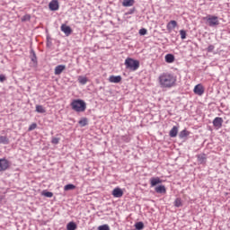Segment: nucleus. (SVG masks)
<instances>
[{
	"mask_svg": "<svg viewBox=\"0 0 230 230\" xmlns=\"http://www.w3.org/2000/svg\"><path fill=\"white\" fill-rule=\"evenodd\" d=\"M177 77L172 74L164 73L159 76V84L164 89L175 87Z\"/></svg>",
	"mask_w": 230,
	"mask_h": 230,
	"instance_id": "nucleus-1",
	"label": "nucleus"
},
{
	"mask_svg": "<svg viewBox=\"0 0 230 230\" xmlns=\"http://www.w3.org/2000/svg\"><path fill=\"white\" fill-rule=\"evenodd\" d=\"M70 105L75 112H85V109H87V103L81 99L74 100Z\"/></svg>",
	"mask_w": 230,
	"mask_h": 230,
	"instance_id": "nucleus-2",
	"label": "nucleus"
},
{
	"mask_svg": "<svg viewBox=\"0 0 230 230\" xmlns=\"http://www.w3.org/2000/svg\"><path fill=\"white\" fill-rule=\"evenodd\" d=\"M126 69H129V71H137L139 69V60L127 58L125 60Z\"/></svg>",
	"mask_w": 230,
	"mask_h": 230,
	"instance_id": "nucleus-3",
	"label": "nucleus"
},
{
	"mask_svg": "<svg viewBox=\"0 0 230 230\" xmlns=\"http://www.w3.org/2000/svg\"><path fill=\"white\" fill-rule=\"evenodd\" d=\"M204 21H207L208 26L211 28L215 26H218L220 24V22L218 21V17L215 15L208 14L204 18Z\"/></svg>",
	"mask_w": 230,
	"mask_h": 230,
	"instance_id": "nucleus-4",
	"label": "nucleus"
},
{
	"mask_svg": "<svg viewBox=\"0 0 230 230\" xmlns=\"http://www.w3.org/2000/svg\"><path fill=\"white\" fill-rule=\"evenodd\" d=\"M10 168V161L6 158H0V172H6Z\"/></svg>",
	"mask_w": 230,
	"mask_h": 230,
	"instance_id": "nucleus-5",
	"label": "nucleus"
},
{
	"mask_svg": "<svg viewBox=\"0 0 230 230\" xmlns=\"http://www.w3.org/2000/svg\"><path fill=\"white\" fill-rule=\"evenodd\" d=\"M111 195H113L115 199H121V197H123V190H121L119 187H117L112 190Z\"/></svg>",
	"mask_w": 230,
	"mask_h": 230,
	"instance_id": "nucleus-6",
	"label": "nucleus"
},
{
	"mask_svg": "<svg viewBox=\"0 0 230 230\" xmlns=\"http://www.w3.org/2000/svg\"><path fill=\"white\" fill-rule=\"evenodd\" d=\"M61 31H63V33H65V35L66 37H69V35H71V33H73V29H71V27H69V25L62 24Z\"/></svg>",
	"mask_w": 230,
	"mask_h": 230,
	"instance_id": "nucleus-7",
	"label": "nucleus"
},
{
	"mask_svg": "<svg viewBox=\"0 0 230 230\" xmlns=\"http://www.w3.org/2000/svg\"><path fill=\"white\" fill-rule=\"evenodd\" d=\"M224 123V119L220 118V117H217L214 119L213 120V126L216 128H222V124Z\"/></svg>",
	"mask_w": 230,
	"mask_h": 230,
	"instance_id": "nucleus-8",
	"label": "nucleus"
},
{
	"mask_svg": "<svg viewBox=\"0 0 230 230\" xmlns=\"http://www.w3.org/2000/svg\"><path fill=\"white\" fill-rule=\"evenodd\" d=\"M49 10H51V12H57V10H58V8H59L58 0H52L49 4Z\"/></svg>",
	"mask_w": 230,
	"mask_h": 230,
	"instance_id": "nucleus-9",
	"label": "nucleus"
},
{
	"mask_svg": "<svg viewBox=\"0 0 230 230\" xmlns=\"http://www.w3.org/2000/svg\"><path fill=\"white\" fill-rule=\"evenodd\" d=\"M194 94H198V96H202V94H204V86H202V84H197L194 87Z\"/></svg>",
	"mask_w": 230,
	"mask_h": 230,
	"instance_id": "nucleus-10",
	"label": "nucleus"
},
{
	"mask_svg": "<svg viewBox=\"0 0 230 230\" xmlns=\"http://www.w3.org/2000/svg\"><path fill=\"white\" fill-rule=\"evenodd\" d=\"M109 82H111V84H119V82H121V75H111Z\"/></svg>",
	"mask_w": 230,
	"mask_h": 230,
	"instance_id": "nucleus-11",
	"label": "nucleus"
},
{
	"mask_svg": "<svg viewBox=\"0 0 230 230\" xmlns=\"http://www.w3.org/2000/svg\"><path fill=\"white\" fill-rule=\"evenodd\" d=\"M168 31H172V30H175L177 28V22L175 20H172L167 23L166 26Z\"/></svg>",
	"mask_w": 230,
	"mask_h": 230,
	"instance_id": "nucleus-12",
	"label": "nucleus"
},
{
	"mask_svg": "<svg viewBox=\"0 0 230 230\" xmlns=\"http://www.w3.org/2000/svg\"><path fill=\"white\" fill-rule=\"evenodd\" d=\"M66 66L65 65H58L55 67V75H62V73L65 71Z\"/></svg>",
	"mask_w": 230,
	"mask_h": 230,
	"instance_id": "nucleus-13",
	"label": "nucleus"
},
{
	"mask_svg": "<svg viewBox=\"0 0 230 230\" xmlns=\"http://www.w3.org/2000/svg\"><path fill=\"white\" fill-rule=\"evenodd\" d=\"M197 159L199 164H206V161H208V158L206 157V154L198 155Z\"/></svg>",
	"mask_w": 230,
	"mask_h": 230,
	"instance_id": "nucleus-14",
	"label": "nucleus"
},
{
	"mask_svg": "<svg viewBox=\"0 0 230 230\" xmlns=\"http://www.w3.org/2000/svg\"><path fill=\"white\" fill-rule=\"evenodd\" d=\"M177 134H179V128L177 126H173L169 132V136L170 137H177Z\"/></svg>",
	"mask_w": 230,
	"mask_h": 230,
	"instance_id": "nucleus-15",
	"label": "nucleus"
},
{
	"mask_svg": "<svg viewBox=\"0 0 230 230\" xmlns=\"http://www.w3.org/2000/svg\"><path fill=\"white\" fill-rule=\"evenodd\" d=\"M150 182H151V187L154 188V186H157V184H161L163 181H161V178L159 177H155V178L153 177L150 179Z\"/></svg>",
	"mask_w": 230,
	"mask_h": 230,
	"instance_id": "nucleus-16",
	"label": "nucleus"
},
{
	"mask_svg": "<svg viewBox=\"0 0 230 230\" xmlns=\"http://www.w3.org/2000/svg\"><path fill=\"white\" fill-rule=\"evenodd\" d=\"M165 62H167V64H173V62H175V56H173V54H167L165 56Z\"/></svg>",
	"mask_w": 230,
	"mask_h": 230,
	"instance_id": "nucleus-17",
	"label": "nucleus"
},
{
	"mask_svg": "<svg viewBox=\"0 0 230 230\" xmlns=\"http://www.w3.org/2000/svg\"><path fill=\"white\" fill-rule=\"evenodd\" d=\"M77 81L81 84V85H85V84L89 82V79L84 75H79Z\"/></svg>",
	"mask_w": 230,
	"mask_h": 230,
	"instance_id": "nucleus-18",
	"label": "nucleus"
},
{
	"mask_svg": "<svg viewBox=\"0 0 230 230\" xmlns=\"http://www.w3.org/2000/svg\"><path fill=\"white\" fill-rule=\"evenodd\" d=\"M155 191L156 193H166V187L164 185H159L155 187Z\"/></svg>",
	"mask_w": 230,
	"mask_h": 230,
	"instance_id": "nucleus-19",
	"label": "nucleus"
},
{
	"mask_svg": "<svg viewBox=\"0 0 230 230\" xmlns=\"http://www.w3.org/2000/svg\"><path fill=\"white\" fill-rule=\"evenodd\" d=\"M188 136H190V132L186 129L181 130L179 134L180 139H184V137H188Z\"/></svg>",
	"mask_w": 230,
	"mask_h": 230,
	"instance_id": "nucleus-20",
	"label": "nucleus"
},
{
	"mask_svg": "<svg viewBox=\"0 0 230 230\" xmlns=\"http://www.w3.org/2000/svg\"><path fill=\"white\" fill-rule=\"evenodd\" d=\"M76 223L71 221L66 225V230H76Z\"/></svg>",
	"mask_w": 230,
	"mask_h": 230,
	"instance_id": "nucleus-21",
	"label": "nucleus"
},
{
	"mask_svg": "<svg viewBox=\"0 0 230 230\" xmlns=\"http://www.w3.org/2000/svg\"><path fill=\"white\" fill-rule=\"evenodd\" d=\"M31 62L37 64V54L35 53V50H33V49H31Z\"/></svg>",
	"mask_w": 230,
	"mask_h": 230,
	"instance_id": "nucleus-22",
	"label": "nucleus"
},
{
	"mask_svg": "<svg viewBox=\"0 0 230 230\" xmlns=\"http://www.w3.org/2000/svg\"><path fill=\"white\" fill-rule=\"evenodd\" d=\"M75 189H76V186H75V184H72V183L66 184L64 187L65 191H71V190H75Z\"/></svg>",
	"mask_w": 230,
	"mask_h": 230,
	"instance_id": "nucleus-23",
	"label": "nucleus"
},
{
	"mask_svg": "<svg viewBox=\"0 0 230 230\" xmlns=\"http://www.w3.org/2000/svg\"><path fill=\"white\" fill-rule=\"evenodd\" d=\"M134 0H123L122 5L128 7V6H134Z\"/></svg>",
	"mask_w": 230,
	"mask_h": 230,
	"instance_id": "nucleus-24",
	"label": "nucleus"
},
{
	"mask_svg": "<svg viewBox=\"0 0 230 230\" xmlns=\"http://www.w3.org/2000/svg\"><path fill=\"white\" fill-rule=\"evenodd\" d=\"M10 143V140L8 139V137H4V136H0V144L1 145H8Z\"/></svg>",
	"mask_w": 230,
	"mask_h": 230,
	"instance_id": "nucleus-25",
	"label": "nucleus"
},
{
	"mask_svg": "<svg viewBox=\"0 0 230 230\" xmlns=\"http://www.w3.org/2000/svg\"><path fill=\"white\" fill-rule=\"evenodd\" d=\"M135 228H136V230H142V229H145V224H144L143 222H141V221L137 222V223L135 224Z\"/></svg>",
	"mask_w": 230,
	"mask_h": 230,
	"instance_id": "nucleus-26",
	"label": "nucleus"
},
{
	"mask_svg": "<svg viewBox=\"0 0 230 230\" xmlns=\"http://www.w3.org/2000/svg\"><path fill=\"white\" fill-rule=\"evenodd\" d=\"M36 112H39L40 114H44V112H46V110L42 105H36Z\"/></svg>",
	"mask_w": 230,
	"mask_h": 230,
	"instance_id": "nucleus-27",
	"label": "nucleus"
},
{
	"mask_svg": "<svg viewBox=\"0 0 230 230\" xmlns=\"http://www.w3.org/2000/svg\"><path fill=\"white\" fill-rule=\"evenodd\" d=\"M174 206L175 208H182V199H181V198H177L174 200Z\"/></svg>",
	"mask_w": 230,
	"mask_h": 230,
	"instance_id": "nucleus-28",
	"label": "nucleus"
},
{
	"mask_svg": "<svg viewBox=\"0 0 230 230\" xmlns=\"http://www.w3.org/2000/svg\"><path fill=\"white\" fill-rule=\"evenodd\" d=\"M41 194L43 197H47L48 199H51V197H53V192L48 190H43Z\"/></svg>",
	"mask_w": 230,
	"mask_h": 230,
	"instance_id": "nucleus-29",
	"label": "nucleus"
},
{
	"mask_svg": "<svg viewBox=\"0 0 230 230\" xmlns=\"http://www.w3.org/2000/svg\"><path fill=\"white\" fill-rule=\"evenodd\" d=\"M78 123L81 127H86L88 123L87 118H83Z\"/></svg>",
	"mask_w": 230,
	"mask_h": 230,
	"instance_id": "nucleus-30",
	"label": "nucleus"
},
{
	"mask_svg": "<svg viewBox=\"0 0 230 230\" xmlns=\"http://www.w3.org/2000/svg\"><path fill=\"white\" fill-rule=\"evenodd\" d=\"M97 230H111V227L109 226V225H102L98 226Z\"/></svg>",
	"mask_w": 230,
	"mask_h": 230,
	"instance_id": "nucleus-31",
	"label": "nucleus"
},
{
	"mask_svg": "<svg viewBox=\"0 0 230 230\" xmlns=\"http://www.w3.org/2000/svg\"><path fill=\"white\" fill-rule=\"evenodd\" d=\"M180 35H181V39L182 40H184V39H186V31H184V30H181L180 31Z\"/></svg>",
	"mask_w": 230,
	"mask_h": 230,
	"instance_id": "nucleus-32",
	"label": "nucleus"
},
{
	"mask_svg": "<svg viewBox=\"0 0 230 230\" xmlns=\"http://www.w3.org/2000/svg\"><path fill=\"white\" fill-rule=\"evenodd\" d=\"M53 46V43L51 42V38L49 36H47V48H51Z\"/></svg>",
	"mask_w": 230,
	"mask_h": 230,
	"instance_id": "nucleus-33",
	"label": "nucleus"
},
{
	"mask_svg": "<svg viewBox=\"0 0 230 230\" xmlns=\"http://www.w3.org/2000/svg\"><path fill=\"white\" fill-rule=\"evenodd\" d=\"M52 145H58L60 143V138L58 137H53L51 140Z\"/></svg>",
	"mask_w": 230,
	"mask_h": 230,
	"instance_id": "nucleus-34",
	"label": "nucleus"
},
{
	"mask_svg": "<svg viewBox=\"0 0 230 230\" xmlns=\"http://www.w3.org/2000/svg\"><path fill=\"white\" fill-rule=\"evenodd\" d=\"M148 33V31L145 28H142L139 30V35H146Z\"/></svg>",
	"mask_w": 230,
	"mask_h": 230,
	"instance_id": "nucleus-35",
	"label": "nucleus"
},
{
	"mask_svg": "<svg viewBox=\"0 0 230 230\" xmlns=\"http://www.w3.org/2000/svg\"><path fill=\"white\" fill-rule=\"evenodd\" d=\"M134 12H136V7H133V8L129 9V10L126 13V15H132V13H134Z\"/></svg>",
	"mask_w": 230,
	"mask_h": 230,
	"instance_id": "nucleus-36",
	"label": "nucleus"
},
{
	"mask_svg": "<svg viewBox=\"0 0 230 230\" xmlns=\"http://www.w3.org/2000/svg\"><path fill=\"white\" fill-rule=\"evenodd\" d=\"M30 19H31V16H30V14H26L22 18V21L24 22L26 21H30Z\"/></svg>",
	"mask_w": 230,
	"mask_h": 230,
	"instance_id": "nucleus-37",
	"label": "nucleus"
},
{
	"mask_svg": "<svg viewBox=\"0 0 230 230\" xmlns=\"http://www.w3.org/2000/svg\"><path fill=\"white\" fill-rule=\"evenodd\" d=\"M37 128V123H32L29 127V131L35 130Z\"/></svg>",
	"mask_w": 230,
	"mask_h": 230,
	"instance_id": "nucleus-38",
	"label": "nucleus"
},
{
	"mask_svg": "<svg viewBox=\"0 0 230 230\" xmlns=\"http://www.w3.org/2000/svg\"><path fill=\"white\" fill-rule=\"evenodd\" d=\"M122 141L125 143H130V137L128 136L122 137Z\"/></svg>",
	"mask_w": 230,
	"mask_h": 230,
	"instance_id": "nucleus-39",
	"label": "nucleus"
},
{
	"mask_svg": "<svg viewBox=\"0 0 230 230\" xmlns=\"http://www.w3.org/2000/svg\"><path fill=\"white\" fill-rule=\"evenodd\" d=\"M213 49H215V46L214 45H209L207 49V51L208 53H211L213 51Z\"/></svg>",
	"mask_w": 230,
	"mask_h": 230,
	"instance_id": "nucleus-40",
	"label": "nucleus"
},
{
	"mask_svg": "<svg viewBox=\"0 0 230 230\" xmlns=\"http://www.w3.org/2000/svg\"><path fill=\"white\" fill-rule=\"evenodd\" d=\"M6 80V76L4 75H0V82H4Z\"/></svg>",
	"mask_w": 230,
	"mask_h": 230,
	"instance_id": "nucleus-41",
	"label": "nucleus"
}]
</instances>
